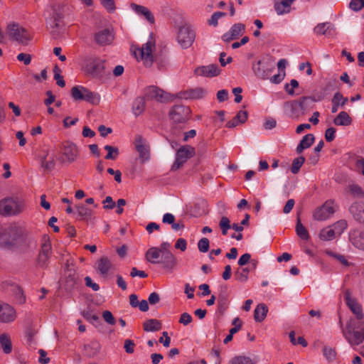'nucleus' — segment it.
<instances>
[{
  "label": "nucleus",
  "instance_id": "obj_35",
  "mask_svg": "<svg viewBox=\"0 0 364 364\" xmlns=\"http://www.w3.org/2000/svg\"><path fill=\"white\" fill-rule=\"evenodd\" d=\"M348 102V99L344 97L340 92H336L332 99V109L331 112L336 113L339 106H344Z\"/></svg>",
  "mask_w": 364,
  "mask_h": 364
},
{
  "label": "nucleus",
  "instance_id": "obj_51",
  "mask_svg": "<svg viewBox=\"0 0 364 364\" xmlns=\"http://www.w3.org/2000/svg\"><path fill=\"white\" fill-rule=\"evenodd\" d=\"M323 354L329 361L334 360L336 358L335 350L330 347H324L323 349Z\"/></svg>",
  "mask_w": 364,
  "mask_h": 364
},
{
  "label": "nucleus",
  "instance_id": "obj_3",
  "mask_svg": "<svg viewBox=\"0 0 364 364\" xmlns=\"http://www.w3.org/2000/svg\"><path fill=\"white\" fill-rule=\"evenodd\" d=\"M23 230L16 225L4 228L0 225V247L12 246L22 236Z\"/></svg>",
  "mask_w": 364,
  "mask_h": 364
},
{
  "label": "nucleus",
  "instance_id": "obj_16",
  "mask_svg": "<svg viewBox=\"0 0 364 364\" xmlns=\"http://www.w3.org/2000/svg\"><path fill=\"white\" fill-rule=\"evenodd\" d=\"M16 318V311L11 305L0 301V322L8 323Z\"/></svg>",
  "mask_w": 364,
  "mask_h": 364
},
{
  "label": "nucleus",
  "instance_id": "obj_7",
  "mask_svg": "<svg viewBox=\"0 0 364 364\" xmlns=\"http://www.w3.org/2000/svg\"><path fill=\"white\" fill-rule=\"evenodd\" d=\"M106 60L102 58L93 57L87 58L84 65L85 72L93 77H100L105 69Z\"/></svg>",
  "mask_w": 364,
  "mask_h": 364
},
{
  "label": "nucleus",
  "instance_id": "obj_6",
  "mask_svg": "<svg viewBox=\"0 0 364 364\" xmlns=\"http://www.w3.org/2000/svg\"><path fill=\"white\" fill-rule=\"evenodd\" d=\"M71 95L76 101H85L92 105H98L100 102V95L98 93L80 85L72 88Z\"/></svg>",
  "mask_w": 364,
  "mask_h": 364
},
{
  "label": "nucleus",
  "instance_id": "obj_47",
  "mask_svg": "<svg viewBox=\"0 0 364 364\" xmlns=\"http://www.w3.org/2000/svg\"><path fill=\"white\" fill-rule=\"evenodd\" d=\"M219 226L222 230L223 235H226L228 230L231 228L230 220L225 216L222 217L219 223Z\"/></svg>",
  "mask_w": 364,
  "mask_h": 364
},
{
  "label": "nucleus",
  "instance_id": "obj_20",
  "mask_svg": "<svg viewBox=\"0 0 364 364\" xmlns=\"http://www.w3.org/2000/svg\"><path fill=\"white\" fill-rule=\"evenodd\" d=\"M114 36L112 29L103 28L95 35V40L100 46L109 45L114 41Z\"/></svg>",
  "mask_w": 364,
  "mask_h": 364
},
{
  "label": "nucleus",
  "instance_id": "obj_32",
  "mask_svg": "<svg viewBox=\"0 0 364 364\" xmlns=\"http://www.w3.org/2000/svg\"><path fill=\"white\" fill-rule=\"evenodd\" d=\"M0 347L6 354H9L12 351V343L8 333H2L0 336Z\"/></svg>",
  "mask_w": 364,
  "mask_h": 364
},
{
  "label": "nucleus",
  "instance_id": "obj_10",
  "mask_svg": "<svg viewBox=\"0 0 364 364\" xmlns=\"http://www.w3.org/2000/svg\"><path fill=\"white\" fill-rule=\"evenodd\" d=\"M195 154V149L191 146H183L176 152V160L172 165L171 169L176 171L182 165Z\"/></svg>",
  "mask_w": 364,
  "mask_h": 364
},
{
  "label": "nucleus",
  "instance_id": "obj_36",
  "mask_svg": "<svg viewBox=\"0 0 364 364\" xmlns=\"http://www.w3.org/2000/svg\"><path fill=\"white\" fill-rule=\"evenodd\" d=\"M268 309L265 304H261L256 306L254 311V318L257 322L262 321L267 316Z\"/></svg>",
  "mask_w": 364,
  "mask_h": 364
},
{
  "label": "nucleus",
  "instance_id": "obj_11",
  "mask_svg": "<svg viewBox=\"0 0 364 364\" xmlns=\"http://www.w3.org/2000/svg\"><path fill=\"white\" fill-rule=\"evenodd\" d=\"M195 32L189 25L182 26L178 31L177 41L183 48L191 46L195 39Z\"/></svg>",
  "mask_w": 364,
  "mask_h": 364
},
{
  "label": "nucleus",
  "instance_id": "obj_52",
  "mask_svg": "<svg viewBox=\"0 0 364 364\" xmlns=\"http://www.w3.org/2000/svg\"><path fill=\"white\" fill-rule=\"evenodd\" d=\"M348 188L351 194L355 197H360L363 195L362 188L358 185H350Z\"/></svg>",
  "mask_w": 364,
  "mask_h": 364
},
{
  "label": "nucleus",
  "instance_id": "obj_9",
  "mask_svg": "<svg viewBox=\"0 0 364 364\" xmlns=\"http://www.w3.org/2000/svg\"><path fill=\"white\" fill-rule=\"evenodd\" d=\"M309 100L308 97H304L300 99L299 102L295 100L287 102L284 104V110L290 117L297 118L301 114L299 109L303 110L302 114L306 112L305 105Z\"/></svg>",
  "mask_w": 364,
  "mask_h": 364
},
{
  "label": "nucleus",
  "instance_id": "obj_63",
  "mask_svg": "<svg viewBox=\"0 0 364 364\" xmlns=\"http://www.w3.org/2000/svg\"><path fill=\"white\" fill-rule=\"evenodd\" d=\"M217 99L219 102H222L228 99V92L226 90H219L217 93Z\"/></svg>",
  "mask_w": 364,
  "mask_h": 364
},
{
  "label": "nucleus",
  "instance_id": "obj_40",
  "mask_svg": "<svg viewBox=\"0 0 364 364\" xmlns=\"http://www.w3.org/2000/svg\"><path fill=\"white\" fill-rule=\"evenodd\" d=\"M145 108V100L143 97H137L133 102L132 110L136 116L141 114Z\"/></svg>",
  "mask_w": 364,
  "mask_h": 364
},
{
  "label": "nucleus",
  "instance_id": "obj_12",
  "mask_svg": "<svg viewBox=\"0 0 364 364\" xmlns=\"http://www.w3.org/2000/svg\"><path fill=\"white\" fill-rule=\"evenodd\" d=\"M336 211V205L333 200H327L324 204L315 210L313 217L316 220H325L329 218Z\"/></svg>",
  "mask_w": 364,
  "mask_h": 364
},
{
  "label": "nucleus",
  "instance_id": "obj_38",
  "mask_svg": "<svg viewBox=\"0 0 364 364\" xmlns=\"http://www.w3.org/2000/svg\"><path fill=\"white\" fill-rule=\"evenodd\" d=\"M296 235L303 240H308L310 237L306 228L301 224L299 218H297L296 225Z\"/></svg>",
  "mask_w": 364,
  "mask_h": 364
},
{
  "label": "nucleus",
  "instance_id": "obj_5",
  "mask_svg": "<svg viewBox=\"0 0 364 364\" xmlns=\"http://www.w3.org/2000/svg\"><path fill=\"white\" fill-rule=\"evenodd\" d=\"M6 35L11 40L20 43H27L31 38L28 31L19 23L10 22L6 28Z\"/></svg>",
  "mask_w": 364,
  "mask_h": 364
},
{
  "label": "nucleus",
  "instance_id": "obj_4",
  "mask_svg": "<svg viewBox=\"0 0 364 364\" xmlns=\"http://www.w3.org/2000/svg\"><path fill=\"white\" fill-rule=\"evenodd\" d=\"M156 48L155 40L153 37H150L147 42L141 46L134 50V54L137 60L143 62L144 65L149 67L154 62L153 52Z\"/></svg>",
  "mask_w": 364,
  "mask_h": 364
},
{
  "label": "nucleus",
  "instance_id": "obj_43",
  "mask_svg": "<svg viewBox=\"0 0 364 364\" xmlns=\"http://www.w3.org/2000/svg\"><path fill=\"white\" fill-rule=\"evenodd\" d=\"M348 223L345 220H341L331 225L337 236L341 235L343 231L347 228Z\"/></svg>",
  "mask_w": 364,
  "mask_h": 364
},
{
  "label": "nucleus",
  "instance_id": "obj_29",
  "mask_svg": "<svg viewBox=\"0 0 364 364\" xmlns=\"http://www.w3.org/2000/svg\"><path fill=\"white\" fill-rule=\"evenodd\" d=\"M130 6L139 16H144L150 23L154 22V16L146 7L134 3L132 4Z\"/></svg>",
  "mask_w": 364,
  "mask_h": 364
},
{
  "label": "nucleus",
  "instance_id": "obj_62",
  "mask_svg": "<svg viewBox=\"0 0 364 364\" xmlns=\"http://www.w3.org/2000/svg\"><path fill=\"white\" fill-rule=\"evenodd\" d=\"M51 252V245L49 242L46 241L41 246L40 253L50 256Z\"/></svg>",
  "mask_w": 364,
  "mask_h": 364
},
{
  "label": "nucleus",
  "instance_id": "obj_23",
  "mask_svg": "<svg viewBox=\"0 0 364 364\" xmlns=\"http://www.w3.org/2000/svg\"><path fill=\"white\" fill-rule=\"evenodd\" d=\"M206 95L207 91L203 87H196L180 92L178 97L186 100H198L205 97Z\"/></svg>",
  "mask_w": 364,
  "mask_h": 364
},
{
  "label": "nucleus",
  "instance_id": "obj_31",
  "mask_svg": "<svg viewBox=\"0 0 364 364\" xmlns=\"http://www.w3.org/2000/svg\"><path fill=\"white\" fill-rule=\"evenodd\" d=\"M75 210L80 220H89L92 215V210L83 203L75 205Z\"/></svg>",
  "mask_w": 364,
  "mask_h": 364
},
{
  "label": "nucleus",
  "instance_id": "obj_58",
  "mask_svg": "<svg viewBox=\"0 0 364 364\" xmlns=\"http://www.w3.org/2000/svg\"><path fill=\"white\" fill-rule=\"evenodd\" d=\"M336 129L333 127L328 128L325 132V138L327 141H332L335 139Z\"/></svg>",
  "mask_w": 364,
  "mask_h": 364
},
{
  "label": "nucleus",
  "instance_id": "obj_53",
  "mask_svg": "<svg viewBox=\"0 0 364 364\" xmlns=\"http://www.w3.org/2000/svg\"><path fill=\"white\" fill-rule=\"evenodd\" d=\"M192 321L193 318L191 316V314L185 312L181 315L178 322L184 326H187L190 324L192 322Z\"/></svg>",
  "mask_w": 364,
  "mask_h": 364
},
{
  "label": "nucleus",
  "instance_id": "obj_28",
  "mask_svg": "<svg viewBox=\"0 0 364 364\" xmlns=\"http://www.w3.org/2000/svg\"><path fill=\"white\" fill-rule=\"evenodd\" d=\"M349 210L356 221L364 225V205L354 203L350 207Z\"/></svg>",
  "mask_w": 364,
  "mask_h": 364
},
{
  "label": "nucleus",
  "instance_id": "obj_25",
  "mask_svg": "<svg viewBox=\"0 0 364 364\" xmlns=\"http://www.w3.org/2000/svg\"><path fill=\"white\" fill-rule=\"evenodd\" d=\"M314 31L317 36L324 35L326 36H333L336 35V28L334 26L329 22L318 23L314 28Z\"/></svg>",
  "mask_w": 364,
  "mask_h": 364
},
{
  "label": "nucleus",
  "instance_id": "obj_45",
  "mask_svg": "<svg viewBox=\"0 0 364 364\" xmlns=\"http://www.w3.org/2000/svg\"><path fill=\"white\" fill-rule=\"evenodd\" d=\"M250 270L247 267L238 269L235 273V279L241 282H245L248 279Z\"/></svg>",
  "mask_w": 364,
  "mask_h": 364
},
{
  "label": "nucleus",
  "instance_id": "obj_26",
  "mask_svg": "<svg viewBox=\"0 0 364 364\" xmlns=\"http://www.w3.org/2000/svg\"><path fill=\"white\" fill-rule=\"evenodd\" d=\"M295 0H274V9L276 13L281 16L291 11V6Z\"/></svg>",
  "mask_w": 364,
  "mask_h": 364
},
{
  "label": "nucleus",
  "instance_id": "obj_13",
  "mask_svg": "<svg viewBox=\"0 0 364 364\" xmlns=\"http://www.w3.org/2000/svg\"><path fill=\"white\" fill-rule=\"evenodd\" d=\"M145 96L148 99H154L158 102H165L173 99V95L155 86H150L145 90Z\"/></svg>",
  "mask_w": 364,
  "mask_h": 364
},
{
  "label": "nucleus",
  "instance_id": "obj_64",
  "mask_svg": "<svg viewBox=\"0 0 364 364\" xmlns=\"http://www.w3.org/2000/svg\"><path fill=\"white\" fill-rule=\"evenodd\" d=\"M355 166L364 176V158L360 157L357 159Z\"/></svg>",
  "mask_w": 364,
  "mask_h": 364
},
{
  "label": "nucleus",
  "instance_id": "obj_34",
  "mask_svg": "<svg viewBox=\"0 0 364 364\" xmlns=\"http://www.w3.org/2000/svg\"><path fill=\"white\" fill-rule=\"evenodd\" d=\"M314 141V136L311 134L305 135L296 147V151L301 154L304 149L310 147Z\"/></svg>",
  "mask_w": 364,
  "mask_h": 364
},
{
  "label": "nucleus",
  "instance_id": "obj_27",
  "mask_svg": "<svg viewBox=\"0 0 364 364\" xmlns=\"http://www.w3.org/2000/svg\"><path fill=\"white\" fill-rule=\"evenodd\" d=\"M160 263L163 264L164 269L172 271L177 264V259L171 251H166L162 255V260Z\"/></svg>",
  "mask_w": 364,
  "mask_h": 364
},
{
  "label": "nucleus",
  "instance_id": "obj_50",
  "mask_svg": "<svg viewBox=\"0 0 364 364\" xmlns=\"http://www.w3.org/2000/svg\"><path fill=\"white\" fill-rule=\"evenodd\" d=\"M60 69L58 66L54 68V79L56 80V83L61 87H65V82L63 78V76L59 73Z\"/></svg>",
  "mask_w": 364,
  "mask_h": 364
},
{
  "label": "nucleus",
  "instance_id": "obj_55",
  "mask_svg": "<svg viewBox=\"0 0 364 364\" xmlns=\"http://www.w3.org/2000/svg\"><path fill=\"white\" fill-rule=\"evenodd\" d=\"M135 343L130 339H126L124 341V348L126 353L132 354L134 352Z\"/></svg>",
  "mask_w": 364,
  "mask_h": 364
},
{
  "label": "nucleus",
  "instance_id": "obj_61",
  "mask_svg": "<svg viewBox=\"0 0 364 364\" xmlns=\"http://www.w3.org/2000/svg\"><path fill=\"white\" fill-rule=\"evenodd\" d=\"M17 59L19 60V61H22L23 62V63L25 65H28L31 63V55H28V54H26V53H19L18 55H17Z\"/></svg>",
  "mask_w": 364,
  "mask_h": 364
},
{
  "label": "nucleus",
  "instance_id": "obj_49",
  "mask_svg": "<svg viewBox=\"0 0 364 364\" xmlns=\"http://www.w3.org/2000/svg\"><path fill=\"white\" fill-rule=\"evenodd\" d=\"M209 240L206 237L201 238L198 242V248L201 252H207L209 250Z\"/></svg>",
  "mask_w": 364,
  "mask_h": 364
},
{
  "label": "nucleus",
  "instance_id": "obj_24",
  "mask_svg": "<svg viewBox=\"0 0 364 364\" xmlns=\"http://www.w3.org/2000/svg\"><path fill=\"white\" fill-rule=\"evenodd\" d=\"M95 267L102 276H107L114 269V265L107 257H102L96 262Z\"/></svg>",
  "mask_w": 364,
  "mask_h": 364
},
{
  "label": "nucleus",
  "instance_id": "obj_21",
  "mask_svg": "<svg viewBox=\"0 0 364 364\" xmlns=\"http://www.w3.org/2000/svg\"><path fill=\"white\" fill-rule=\"evenodd\" d=\"M63 155L68 162H74L79 156V149L77 145L70 141L65 142L63 146Z\"/></svg>",
  "mask_w": 364,
  "mask_h": 364
},
{
  "label": "nucleus",
  "instance_id": "obj_54",
  "mask_svg": "<svg viewBox=\"0 0 364 364\" xmlns=\"http://www.w3.org/2000/svg\"><path fill=\"white\" fill-rule=\"evenodd\" d=\"M100 3L109 12H113L115 10L114 0H100Z\"/></svg>",
  "mask_w": 364,
  "mask_h": 364
},
{
  "label": "nucleus",
  "instance_id": "obj_44",
  "mask_svg": "<svg viewBox=\"0 0 364 364\" xmlns=\"http://www.w3.org/2000/svg\"><path fill=\"white\" fill-rule=\"evenodd\" d=\"M104 149L107 151L105 159L108 160H115L119 156V149L117 147L110 145L105 146Z\"/></svg>",
  "mask_w": 364,
  "mask_h": 364
},
{
  "label": "nucleus",
  "instance_id": "obj_59",
  "mask_svg": "<svg viewBox=\"0 0 364 364\" xmlns=\"http://www.w3.org/2000/svg\"><path fill=\"white\" fill-rule=\"evenodd\" d=\"M175 248L181 250V251H185L187 248V242L183 238H179L177 240L175 244Z\"/></svg>",
  "mask_w": 364,
  "mask_h": 364
},
{
  "label": "nucleus",
  "instance_id": "obj_8",
  "mask_svg": "<svg viewBox=\"0 0 364 364\" xmlns=\"http://www.w3.org/2000/svg\"><path fill=\"white\" fill-rule=\"evenodd\" d=\"M274 69V64L269 58L259 60L252 65V70L255 75L263 80L269 78Z\"/></svg>",
  "mask_w": 364,
  "mask_h": 364
},
{
  "label": "nucleus",
  "instance_id": "obj_41",
  "mask_svg": "<svg viewBox=\"0 0 364 364\" xmlns=\"http://www.w3.org/2000/svg\"><path fill=\"white\" fill-rule=\"evenodd\" d=\"M336 234L335 233L334 230L331 228V226H328L326 228H323L319 235V237L323 240H331L334 239L336 237Z\"/></svg>",
  "mask_w": 364,
  "mask_h": 364
},
{
  "label": "nucleus",
  "instance_id": "obj_39",
  "mask_svg": "<svg viewBox=\"0 0 364 364\" xmlns=\"http://www.w3.org/2000/svg\"><path fill=\"white\" fill-rule=\"evenodd\" d=\"M256 361L248 356L237 355L230 360L228 364H255Z\"/></svg>",
  "mask_w": 364,
  "mask_h": 364
},
{
  "label": "nucleus",
  "instance_id": "obj_30",
  "mask_svg": "<svg viewBox=\"0 0 364 364\" xmlns=\"http://www.w3.org/2000/svg\"><path fill=\"white\" fill-rule=\"evenodd\" d=\"M162 257L161 250L158 247H151L146 252V260L152 264L160 263L159 258Z\"/></svg>",
  "mask_w": 364,
  "mask_h": 364
},
{
  "label": "nucleus",
  "instance_id": "obj_48",
  "mask_svg": "<svg viewBox=\"0 0 364 364\" xmlns=\"http://www.w3.org/2000/svg\"><path fill=\"white\" fill-rule=\"evenodd\" d=\"M299 87V82L295 80L292 79L290 81L289 84H286L284 86L285 91L289 95H294L295 94L294 89L297 88Z\"/></svg>",
  "mask_w": 364,
  "mask_h": 364
},
{
  "label": "nucleus",
  "instance_id": "obj_18",
  "mask_svg": "<svg viewBox=\"0 0 364 364\" xmlns=\"http://www.w3.org/2000/svg\"><path fill=\"white\" fill-rule=\"evenodd\" d=\"M246 26L241 23L233 24L230 30L224 33L222 38L225 42H230L233 40L239 38L245 33Z\"/></svg>",
  "mask_w": 364,
  "mask_h": 364
},
{
  "label": "nucleus",
  "instance_id": "obj_22",
  "mask_svg": "<svg viewBox=\"0 0 364 364\" xmlns=\"http://www.w3.org/2000/svg\"><path fill=\"white\" fill-rule=\"evenodd\" d=\"M349 240L355 248L364 252V230L358 229L350 230Z\"/></svg>",
  "mask_w": 364,
  "mask_h": 364
},
{
  "label": "nucleus",
  "instance_id": "obj_60",
  "mask_svg": "<svg viewBox=\"0 0 364 364\" xmlns=\"http://www.w3.org/2000/svg\"><path fill=\"white\" fill-rule=\"evenodd\" d=\"M240 124H243L247 119V112L245 110H240L235 117Z\"/></svg>",
  "mask_w": 364,
  "mask_h": 364
},
{
  "label": "nucleus",
  "instance_id": "obj_46",
  "mask_svg": "<svg viewBox=\"0 0 364 364\" xmlns=\"http://www.w3.org/2000/svg\"><path fill=\"white\" fill-rule=\"evenodd\" d=\"M304 161L305 159L303 156L296 158L292 162L291 171L294 174L297 173Z\"/></svg>",
  "mask_w": 364,
  "mask_h": 364
},
{
  "label": "nucleus",
  "instance_id": "obj_17",
  "mask_svg": "<svg viewBox=\"0 0 364 364\" xmlns=\"http://www.w3.org/2000/svg\"><path fill=\"white\" fill-rule=\"evenodd\" d=\"M344 299L348 308L355 314L357 318L356 321H362L363 318L362 306L351 296L348 290H346L344 293Z\"/></svg>",
  "mask_w": 364,
  "mask_h": 364
},
{
  "label": "nucleus",
  "instance_id": "obj_42",
  "mask_svg": "<svg viewBox=\"0 0 364 364\" xmlns=\"http://www.w3.org/2000/svg\"><path fill=\"white\" fill-rule=\"evenodd\" d=\"M226 16V13L222 11H216L214 12L210 18L207 20V23L213 27H216L218 25V21L221 18H223Z\"/></svg>",
  "mask_w": 364,
  "mask_h": 364
},
{
  "label": "nucleus",
  "instance_id": "obj_57",
  "mask_svg": "<svg viewBox=\"0 0 364 364\" xmlns=\"http://www.w3.org/2000/svg\"><path fill=\"white\" fill-rule=\"evenodd\" d=\"M285 77V72L281 71L278 74H276L270 77V81L274 84H279Z\"/></svg>",
  "mask_w": 364,
  "mask_h": 364
},
{
  "label": "nucleus",
  "instance_id": "obj_14",
  "mask_svg": "<svg viewBox=\"0 0 364 364\" xmlns=\"http://www.w3.org/2000/svg\"><path fill=\"white\" fill-rule=\"evenodd\" d=\"M134 146L139 153V156L141 162L149 160V145L147 141L141 136L136 135L134 138Z\"/></svg>",
  "mask_w": 364,
  "mask_h": 364
},
{
  "label": "nucleus",
  "instance_id": "obj_1",
  "mask_svg": "<svg viewBox=\"0 0 364 364\" xmlns=\"http://www.w3.org/2000/svg\"><path fill=\"white\" fill-rule=\"evenodd\" d=\"M342 333L350 346L360 345L364 341V321L350 318Z\"/></svg>",
  "mask_w": 364,
  "mask_h": 364
},
{
  "label": "nucleus",
  "instance_id": "obj_19",
  "mask_svg": "<svg viewBox=\"0 0 364 364\" xmlns=\"http://www.w3.org/2000/svg\"><path fill=\"white\" fill-rule=\"evenodd\" d=\"M221 73L220 68L215 64H210L206 66H199L194 70V74L197 76L213 77L219 75Z\"/></svg>",
  "mask_w": 364,
  "mask_h": 364
},
{
  "label": "nucleus",
  "instance_id": "obj_56",
  "mask_svg": "<svg viewBox=\"0 0 364 364\" xmlns=\"http://www.w3.org/2000/svg\"><path fill=\"white\" fill-rule=\"evenodd\" d=\"M102 317L104 320L109 324L114 325L115 323V319L109 311H105L102 313Z\"/></svg>",
  "mask_w": 364,
  "mask_h": 364
},
{
  "label": "nucleus",
  "instance_id": "obj_37",
  "mask_svg": "<svg viewBox=\"0 0 364 364\" xmlns=\"http://www.w3.org/2000/svg\"><path fill=\"white\" fill-rule=\"evenodd\" d=\"M145 331H157L161 328V323L157 319L151 318L143 323Z\"/></svg>",
  "mask_w": 364,
  "mask_h": 364
},
{
  "label": "nucleus",
  "instance_id": "obj_2",
  "mask_svg": "<svg viewBox=\"0 0 364 364\" xmlns=\"http://www.w3.org/2000/svg\"><path fill=\"white\" fill-rule=\"evenodd\" d=\"M25 208L24 200L19 197L5 198L0 200V214L4 216L17 215Z\"/></svg>",
  "mask_w": 364,
  "mask_h": 364
},
{
  "label": "nucleus",
  "instance_id": "obj_33",
  "mask_svg": "<svg viewBox=\"0 0 364 364\" xmlns=\"http://www.w3.org/2000/svg\"><path fill=\"white\" fill-rule=\"evenodd\" d=\"M352 119L346 112H341L333 120L336 126H348L351 124Z\"/></svg>",
  "mask_w": 364,
  "mask_h": 364
},
{
  "label": "nucleus",
  "instance_id": "obj_15",
  "mask_svg": "<svg viewBox=\"0 0 364 364\" xmlns=\"http://www.w3.org/2000/svg\"><path fill=\"white\" fill-rule=\"evenodd\" d=\"M189 107L183 105H176L171 108L169 112L171 119L176 123L186 122L190 114Z\"/></svg>",
  "mask_w": 364,
  "mask_h": 364
}]
</instances>
